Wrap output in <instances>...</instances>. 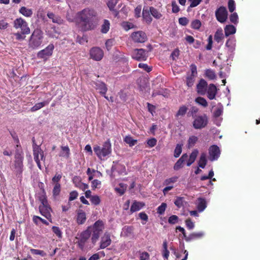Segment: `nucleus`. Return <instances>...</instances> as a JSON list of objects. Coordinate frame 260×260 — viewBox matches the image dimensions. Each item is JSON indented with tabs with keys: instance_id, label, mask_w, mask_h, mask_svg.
Instances as JSON below:
<instances>
[{
	"instance_id": "obj_25",
	"label": "nucleus",
	"mask_w": 260,
	"mask_h": 260,
	"mask_svg": "<svg viewBox=\"0 0 260 260\" xmlns=\"http://www.w3.org/2000/svg\"><path fill=\"white\" fill-rule=\"evenodd\" d=\"M145 206V204L143 202L134 201L131 207V213H133L134 212L139 211L142 208H143Z\"/></svg>"
},
{
	"instance_id": "obj_61",
	"label": "nucleus",
	"mask_w": 260,
	"mask_h": 260,
	"mask_svg": "<svg viewBox=\"0 0 260 260\" xmlns=\"http://www.w3.org/2000/svg\"><path fill=\"white\" fill-rule=\"evenodd\" d=\"M172 11L174 13H177L179 12L180 8L177 5L175 1H173L171 3Z\"/></svg>"
},
{
	"instance_id": "obj_34",
	"label": "nucleus",
	"mask_w": 260,
	"mask_h": 260,
	"mask_svg": "<svg viewBox=\"0 0 260 260\" xmlns=\"http://www.w3.org/2000/svg\"><path fill=\"white\" fill-rule=\"evenodd\" d=\"M236 29L233 25H228L224 28V34L226 37L231 35L234 34L236 32Z\"/></svg>"
},
{
	"instance_id": "obj_28",
	"label": "nucleus",
	"mask_w": 260,
	"mask_h": 260,
	"mask_svg": "<svg viewBox=\"0 0 260 260\" xmlns=\"http://www.w3.org/2000/svg\"><path fill=\"white\" fill-rule=\"evenodd\" d=\"M236 40L234 38H229L226 43L225 47L228 49L229 51L232 52L235 49Z\"/></svg>"
},
{
	"instance_id": "obj_13",
	"label": "nucleus",
	"mask_w": 260,
	"mask_h": 260,
	"mask_svg": "<svg viewBox=\"0 0 260 260\" xmlns=\"http://www.w3.org/2000/svg\"><path fill=\"white\" fill-rule=\"evenodd\" d=\"M215 16L219 22H224L228 17V11L226 8L221 6L217 9L215 12Z\"/></svg>"
},
{
	"instance_id": "obj_53",
	"label": "nucleus",
	"mask_w": 260,
	"mask_h": 260,
	"mask_svg": "<svg viewBox=\"0 0 260 260\" xmlns=\"http://www.w3.org/2000/svg\"><path fill=\"white\" fill-rule=\"evenodd\" d=\"M91 203L94 205H98L100 204L101 199L99 196L95 195L91 197Z\"/></svg>"
},
{
	"instance_id": "obj_42",
	"label": "nucleus",
	"mask_w": 260,
	"mask_h": 260,
	"mask_svg": "<svg viewBox=\"0 0 260 260\" xmlns=\"http://www.w3.org/2000/svg\"><path fill=\"white\" fill-rule=\"evenodd\" d=\"M61 191V185L60 183L55 184L52 190V194L54 198L58 196Z\"/></svg>"
},
{
	"instance_id": "obj_57",
	"label": "nucleus",
	"mask_w": 260,
	"mask_h": 260,
	"mask_svg": "<svg viewBox=\"0 0 260 260\" xmlns=\"http://www.w3.org/2000/svg\"><path fill=\"white\" fill-rule=\"evenodd\" d=\"M230 21L235 24L238 22V16L237 13H233L230 16Z\"/></svg>"
},
{
	"instance_id": "obj_59",
	"label": "nucleus",
	"mask_w": 260,
	"mask_h": 260,
	"mask_svg": "<svg viewBox=\"0 0 260 260\" xmlns=\"http://www.w3.org/2000/svg\"><path fill=\"white\" fill-rule=\"evenodd\" d=\"M30 251L31 253L33 254L40 255L42 256H44L46 255V253L43 250L31 248L30 249Z\"/></svg>"
},
{
	"instance_id": "obj_44",
	"label": "nucleus",
	"mask_w": 260,
	"mask_h": 260,
	"mask_svg": "<svg viewBox=\"0 0 260 260\" xmlns=\"http://www.w3.org/2000/svg\"><path fill=\"white\" fill-rule=\"evenodd\" d=\"M184 198L183 197H177L174 201L175 205L178 208H180L184 206Z\"/></svg>"
},
{
	"instance_id": "obj_50",
	"label": "nucleus",
	"mask_w": 260,
	"mask_h": 260,
	"mask_svg": "<svg viewBox=\"0 0 260 260\" xmlns=\"http://www.w3.org/2000/svg\"><path fill=\"white\" fill-rule=\"evenodd\" d=\"M124 142L129 144L130 146H133L137 143V141L133 139L132 137L130 136H126L124 138Z\"/></svg>"
},
{
	"instance_id": "obj_15",
	"label": "nucleus",
	"mask_w": 260,
	"mask_h": 260,
	"mask_svg": "<svg viewBox=\"0 0 260 260\" xmlns=\"http://www.w3.org/2000/svg\"><path fill=\"white\" fill-rule=\"evenodd\" d=\"M132 38L134 42L136 43H144L147 40L146 34L142 31H138L132 33Z\"/></svg>"
},
{
	"instance_id": "obj_36",
	"label": "nucleus",
	"mask_w": 260,
	"mask_h": 260,
	"mask_svg": "<svg viewBox=\"0 0 260 260\" xmlns=\"http://www.w3.org/2000/svg\"><path fill=\"white\" fill-rule=\"evenodd\" d=\"M207 160L206 159V155L205 153H203L201 154L200 159L198 161L199 167L204 169L207 165Z\"/></svg>"
},
{
	"instance_id": "obj_3",
	"label": "nucleus",
	"mask_w": 260,
	"mask_h": 260,
	"mask_svg": "<svg viewBox=\"0 0 260 260\" xmlns=\"http://www.w3.org/2000/svg\"><path fill=\"white\" fill-rule=\"evenodd\" d=\"M43 32L40 29H35L32 33L29 41V46L32 49H36L42 43Z\"/></svg>"
},
{
	"instance_id": "obj_1",
	"label": "nucleus",
	"mask_w": 260,
	"mask_h": 260,
	"mask_svg": "<svg viewBox=\"0 0 260 260\" xmlns=\"http://www.w3.org/2000/svg\"><path fill=\"white\" fill-rule=\"evenodd\" d=\"M96 12L93 9L85 8L76 14L77 19L82 23V29L87 31L94 29L96 26Z\"/></svg>"
},
{
	"instance_id": "obj_49",
	"label": "nucleus",
	"mask_w": 260,
	"mask_h": 260,
	"mask_svg": "<svg viewBox=\"0 0 260 260\" xmlns=\"http://www.w3.org/2000/svg\"><path fill=\"white\" fill-rule=\"evenodd\" d=\"M28 34H23L22 31L20 32H17L16 33H14L13 35L15 36L16 39L18 41H23L25 40L26 35H28Z\"/></svg>"
},
{
	"instance_id": "obj_38",
	"label": "nucleus",
	"mask_w": 260,
	"mask_h": 260,
	"mask_svg": "<svg viewBox=\"0 0 260 260\" xmlns=\"http://www.w3.org/2000/svg\"><path fill=\"white\" fill-rule=\"evenodd\" d=\"M199 111V109L196 106H192L189 109L188 112L187 113V115L188 117H192L194 118L197 116V114Z\"/></svg>"
},
{
	"instance_id": "obj_60",
	"label": "nucleus",
	"mask_w": 260,
	"mask_h": 260,
	"mask_svg": "<svg viewBox=\"0 0 260 260\" xmlns=\"http://www.w3.org/2000/svg\"><path fill=\"white\" fill-rule=\"evenodd\" d=\"M198 141V138L196 136L190 137L188 140V144L189 147H192Z\"/></svg>"
},
{
	"instance_id": "obj_52",
	"label": "nucleus",
	"mask_w": 260,
	"mask_h": 260,
	"mask_svg": "<svg viewBox=\"0 0 260 260\" xmlns=\"http://www.w3.org/2000/svg\"><path fill=\"white\" fill-rule=\"evenodd\" d=\"M32 220L33 222L36 224H38L39 220H41V222L46 225L49 224L48 222H47L45 219H43L38 216L34 215L32 217Z\"/></svg>"
},
{
	"instance_id": "obj_46",
	"label": "nucleus",
	"mask_w": 260,
	"mask_h": 260,
	"mask_svg": "<svg viewBox=\"0 0 260 260\" xmlns=\"http://www.w3.org/2000/svg\"><path fill=\"white\" fill-rule=\"evenodd\" d=\"M205 76L210 80H213L216 78L215 72L211 69L205 71Z\"/></svg>"
},
{
	"instance_id": "obj_37",
	"label": "nucleus",
	"mask_w": 260,
	"mask_h": 260,
	"mask_svg": "<svg viewBox=\"0 0 260 260\" xmlns=\"http://www.w3.org/2000/svg\"><path fill=\"white\" fill-rule=\"evenodd\" d=\"M188 110L187 107L185 105H182L180 106L176 114V117L179 118L180 116L182 117L184 116L187 113V111Z\"/></svg>"
},
{
	"instance_id": "obj_30",
	"label": "nucleus",
	"mask_w": 260,
	"mask_h": 260,
	"mask_svg": "<svg viewBox=\"0 0 260 260\" xmlns=\"http://www.w3.org/2000/svg\"><path fill=\"white\" fill-rule=\"evenodd\" d=\"M199 153V151L197 149H194L189 155L188 160L187 161V166H190L193 164L196 159V158Z\"/></svg>"
},
{
	"instance_id": "obj_32",
	"label": "nucleus",
	"mask_w": 260,
	"mask_h": 260,
	"mask_svg": "<svg viewBox=\"0 0 260 260\" xmlns=\"http://www.w3.org/2000/svg\"><path fill=\"white\" fill-rule=\"evenodd\" d=\"M162 255L164 258L166 259H168L169 256L170 252L168 249V242L167 240H165L163 241L162 247Z\"/></svg>"
},
{
	"instance_id": "obj_21",
	"label": "nucleus",
	"mask_w": 260,
	"mask_h": 260,
	"mask_svg": "<svg viewBox=\"0 0 260 260\" xmlns=\"http://www.w3.org/2000/svg\"><path fill=\"white\" fill-rule=\"evenodd\" d=\"M40 213L50 221L51 222V212L52 211L51 207H39Z\"/></svg>"
},
{
	"instance_id": "obj_56",
	"label": "nucleus",
	"mask_w": 260,
	"mask_h": 260,
	"mask_svg": "<svg viewBox=\"0 0 260 260\" xmlns=\"http://www.w3.org/2000/svg\"><path fill=\"white\" fill-rule=\"evenodd\" d=\"M52 230L54 234H55L58 238H62V232L58 226H53L52 228Z\"/></svg>"
},
{
	"instance_id": "obj_10",
	"label": "nucleus",
	"mask_w": 260,
	"mask_h": 260,
	"mask_svg": "<svg viewBox=\"0 0 260 260\" xmlns=\"http://www.w3.org/2000/svg\"><path fill=\"white\" fill-rule=\"evenodd\" d=\"M14 27L16 29L20 28L21 31H22L23 34H29L30 33V28L27 23L21 18H17L14 20Z\"/></svg>"
},
{
	"instance_id": "obj_12",
	"label": "nucleus",
	"mask_w": 260,
	"mask_h": 260,
	"mask_svg": "<svg viewBox=\"0 0 260 260\" xmlns=\"http://www.w3.org/2000/svg\"><path fill=\"white\" fill-rule=\"evenodd\" d=\"M147 51L144 49H135L132 53L133 58L138 60H146L147 58Z\"/></svg>"
},
{
	"instance_id": "obj_11",
	"label": "nucleus",
	"mask_w": 260,
	"mask_h": 260,
	"mask_svg": "<svg viewBox=\"0 0 260 260\" xmlns=\"http://www.w3.org/2000/svg\"><path fill=\"white\" fill-rule=\"evenodd\" d=\"M54 49V45L53 44H50L45 49L41 50L38 52V58L47 60L52 55Z\"/></svg>"
},
{
	"instance_id": "obj_24",
	"label": "nucleus",
	"mask_w": 260,
	"mask_h": 260,
	"mask_svg": "<svg viewBox=\"0 0 260 260\" xmlns=\"http://www.w3.org/2000/svg\"><path fill=\"white\" fill-rule=\"evenodd\" d=\"M86 220L85 212L82 210H78L77 214L76 222L78 224H83Z\"/></svg>"
},
{
	"instance_id": "obj_62",
	"label": "nucleus",
	"mask_w": 260,
	"mask_h": 260,
	"mask_svg": "<svg viewBox=\"0 0 260 260\" xmlns=\"http://www.w3.org/2000/svg\"><path fill=\"white\" fill-rule=\"evenodd\" d=\"M118 0H109L107 3V6L110 10H113L117 4Z\"/></svg>"
},
{
	"instance_id": "obj_41",
	"label": "nucleus",
	"mask_w": 260,
	"mask_h": 260,
	"mask_svg": "<svg viewBox=\"0 0 260 260\" xmlns=\"http://www.w3.org/2000/svg\"><path fill=\"white\" fill-rule=\"evenodd\" d=\"M149 11L151 14L156 19H159L162 17V14L156 8L149 7Z\"/></svg>"
},
{
	"instance_id": "obj_27",
	"label": "nucleus",
	"mask_w": 260,
	"mask_h": 260,
	"mask_svg": "<svg viewBox=\"0 0 260 260\" xmlns=\"http://www.w3.org/2000/svg\"><path fill=\"white\" fill-rule=\"evenodd\" d=\"M204 236V233L203 232H193L190 234L186 238V242H190L192 240L199 239Z\"/></svg>"
},
{
	"instance_id": "obj_14",
	"label": "nucleus",
	"mask_w": 260,
	"mask_h": 260,
	"mask_svg": "<svg viewBox=\"0 0 260 260\" xmlns=\"http://www.w3.org/2000/svg\"><path fill=\"white\" fill-rule=\"evenodd\" d=\"M90 56L94 60L100 61L104 56V52L100 47H92L90 50Z\"/></svg>"
},
{
	"instance_id": "obj_7",
	"label": "nucleus",
	"mask_w": 260,
	"mask_h": 260,
	"mask_svg": "<svg viewBox=\"0 0 260 260\" xmlns=\"http://www.w3.org/2000/svg\"><path fill=\"white\" fill-rule=\"evenodd\" d=\"M190 69L191 72H187L186 77V84L188 87L192 86L195 81V77L198 74L197 66L194 64H191L190 66Z\"/></svg>"
},
{
	"instance_id": "obj_16",
	"label": "nucleus",
	"mask_w": 260,
	"mask_h": 260,
	"mask_svg": "<svg viewBox=\"0 0 260 260\" xmlns=\"http://www.w3.org/2000/svg\"><path fill=\"white\" fill-rule=\"evenodd\" d=\"M209 159L211 161L217 160L220 156V151L219 147L213 145L210 147L209 149Z\"/></svg>"
},
{
	"instance_id": "obj_54",
	"label": "nucleus",
	"mask_w": 260,
	"mask_h": 260,
	"mask_svg": "<svg viewBox=\"0 0 260 260\" xmlns=\"http://www.w3.org/2000/svg\"><path fill=\"white\" fill-rule=\"evenodd\" d=\"M223 108L222 107H218L214 111L213 115L215 118H218L222 114Z\"/></svg>"
},
{
	"instance_id": "obj_45",
	"label": "nucleus",
	"mask_w": 260,
	"mask_h": 260,
	"mask_svg": "<svg viewBox=\"0 0 260 260\" xmlns=\"http://www.w3.org/2000/svg\"><path fill=\"white\" fill-rule=\"evenodd\" d=\"M202 23L200 20L195 19L191 21L190 26L192 29H199Z\"/></svg>"
},
{
	"instance_id": "obj_2",
	"label": "nucleus",
	"mask_w": 260,
	"mask_h": 260,
	"mask_svg": "<svg viewBox=\"0 0 260 260\" xmlns=\"http://www.w3.org/2000/svg\"><path fill=\"white\" fill-rule=\"evenodd\" d=\"M93 151L97 157L101 160H104L105 158L112 152L111 144L110 140L105 141L102 146L95 145Z\"/></svg>"
},
{
	"instance_id": "obj_63",
	"label": "nucleus",
	"mask_w": 260,
	"mask_h": 260,
	"mask_svg": "<svg viewBox=\"0 0 260 260\" xmlns=\"http://www.w3.org/2000/svg\"><path fill=\"white\" fill-rule=\"evenodd\" d=\"M178 217L177 215H171L168 219V222L172 224H174L178 222Z\"/></svg>"
},
{
	"instance_id": "obj_35",
	"label": "nucleus",
	"mask_w": 260,
	"mask_h": 260,
	"mask_svg": "<svg viewBox=\"0 0 260 260\" xmlns=\"http://www.w3.org/2000/svg\"><path fill=\"white\" fill-rule=\"evenodd\" d=\"M19 13L27 17H31L33 13L32 9H28L25 7H21L19 9Z\"/></svg>"
},
{
	"instance_id": "obj_4",
	"label": "nucleus",
	"mask_w": 260,
	"mask_h": 260,
	"mask_svg": "<svg viewBox=\"0 0 260 260\" xmlns=\"http://www.w3.org/2000/svg\"><path fill=\"white\" fill-rule=\"evenodd\" d=\"M104 229V223L102 220H98L94 222L91 228V232H92L91 236V242L93 244H95L98 240L101 233Z\"/></svg>"
},
{
	"instance_id": "obj_55",
	"label": "nucleus",
	"mask_w": 260,
	"mask_h": 260,
	"mask_svg": "<svg viewBox=\"0 0 260 260\" xmlns=\"http://www.w3.org/2000/svg\"><path fill=\"white\" fill-rule=\"evenodd\" d=\"M167 208V204L165 203H162L157 208V212L159 214H162L164 213L166 209Z\"/></svg>"
},
{
	"instance_id": "obj_48",
	"label": "nucleus",
	"mask_w": 260,
	"mask_h": 260,
	"mask_svg": "<svg viewBox=\"0 0 260 260\" xmlns=\"http://www.w3.org/2000/svg\"><path fill=\"white\" fill-rule=\"evenodd\" d=\"M182 145L178 144L175 149L174 156L175 157H178L182 152Z\"/></svg>"
},
{
	"instance_id": "obj_33",
	"label": "nucleus",
	"mask_w": 260,
	"mask_h": 260,
	"mask_svg": "<svg viewBox=\"0 0 260 260\" xmlns=\"http://www.w3.org/2000/svg\"><path fill=\"white\" fill-rule=\"evenodd\" d=\"M49 103V101H45L43 102L38 103L36 104L33 107L30 108V111L32 112L38 111L48 105Z\"/></svg>"
},
{
	"instance_id": "obj_40",
	"label": "nucleus",
	"mask_w": 260,
	"mask_h": 260,
	"mask_svg": "<svg viewBox=\"0 0 260 260\" xmlns=\"http://www.w3.org/2000/svg\"><path fill=\"white\" fill-rule=\"evenodd\" d=\"M110 23L109 20L105 19L103 24L101 26V32L103 34H106L109 30Z\"/></svg>"
},
{
	"instance_id": "obj_26",
	"label": "nucleus",
	"mask_w": 260,
	"mask_h": 260,
	"mask_svg": "<svg viewBox=\"0 0 260 260\" xmlns=\"http://www.w3.org/2000/svg\"><path fill=\"white\" fill-rule=\"evenodd\" d=\"M150 11H149V7H145L143 9L142 16L147 23L150 24L152 20V18L150 15Z\"/></svg>"
},
{
	"instance_id": "obj_18",
	"label": "nucleus",
	"mask_w": 260,
	"mask_h": 260,
	"mask_svg": "<svg viewBox=\"0 0 260 260\" xmlns=\"http://www.w3.org/2000/svg\"><path fill=\"white\" fill-rule=\"evenodd\" d=\"M111 243V239L109 233L106 232L102 237L100 242V248L104 249Z\"/></svg>"
},
{
	"instance_id": "obj_5",
	"label": "nucleus",
	"mask_w": 260,
	"mask_h": 260,
	"mask_svg": "<svg viewBox=\"0 0 260 260\" xmlns=\"http://www.w3.org/2000/svg\"><path fill=\"white\" fill-rule=\"evenodd\" d=\"M32 142L34 159L37 163L38 167L41 169V165L40 161L45 159L44 152L40 148V145H40H37L36 144L35 137L32 138Z\"/></svg>"
},
{
	"instance_id": "obj_23",
	"label": "nucleus",
	"mask_w": 260,
	"mask_h": 260,
	"mask_svg": "<svg viewBox=\"0 0 260 260\" xmlns=\"http://www.w3.org/2000/svg\"><path fill=\"white\" fill-rule=\"evenodd\" d=\"M188 158V155L187 153L183 154L181 157L177 161L174 166V169L175 170H178L183 166V164Z\"/></svg>"
},
{
	"instance_id": "obj_51",
	"label": "nucleus",
	"mask_w": 260,
	"mask_h": 260,
	"mask_svg": "<svg viewBox=\"0 0 260 260\" xmlns=\"http://www.w3.org/2000/svg\"><path fill=\"white\" fill-rule=\"evenodd\" d=\"M119 186L120 187L119 188H116L115 190L120 194V196L123 195L126 189V186L123 184V183H120Z\"/></svg>"
},
{
	"instance_id": "obj_39",
	"label": "nucleus",
	"mask_w": 260,
	"mask_h": 260,
	"mask_svg": "<svg viewBox=\"0 0 260 260\" xmlns=\"http://www.w3.org/2000/svg\"><path fill=\"white\" fill-rule=\"evenodd\" d=\"M223 34L221 29H218L216 30L214 35V40L217 43H219L223 39Z\"/></svg>"
},
{
	"instance_id": "obj_9",
	"label": "nucleus",
	"mask_w": 260,
	"mask_h": 260,
	"mask_svg": "<svg viewBox=\"0 0 260 260\" xmlns=\"http://www.w3.org/2000/svg\"><path fill=\"white\" fill-rule=\"evenodd\" d=\"M208 121V117L206 114L198 116L194 118L193 126L196 129H201L207 125Z\"/></svg>"
},
{
	"instance_id": "obj_19",
	"label": "nucleus",
	"mask_w": 260,
	"mask_h": 260,
	"mask_svg": "<svg viewBox=\"0 0 260 260\" xmlns=\"http://www.w3.org/2000/svg\"><path fill=\"white\" fill-rule=\"evenodd\" d=\"M47 17L52 20L54 23H56L58 25H61L64 23V20L58 15H56L51 12H48L47 14Z\"/></svg>"
},
{
	"instance_id": "obj_22",
	"label": "nucleus",
	"mask_w": 260,
	"mask_h": 260,
	"mask_svg": "<svg viewBox=\"0 0 260 260\" xmlns=\"http://www.w3.org/2000/svg\"><path fill=\"white\" fill-rule=\"evenodd\" d=\"M95 84V88L96 90H99L100 93L103 95L105 96L108 90V88L106 84L103 82H94Z\"/></svg>"
},
{
	"instance_id": "obj_29",
	"label": "nucleus",
	"mask_w": 260,
	"mask_h": 260,
	"mask_svg": "<svg viewBox=\"0 0 260 260\" xmlns=\"http://www.w3.org/2000/svg\"><path fill=\"white\" fill-rule=\"evenodd\" d=\"M197 209L199 212L203 211L207 207V202L206 200L202 198L198 199Z\"/></svg>"
},
{
	"instance_id": "obj_17",
	"label": "nucleus",
	"mask_w": 260,
	"mask_h": 260,
	"mask_svg": "<svg viewBox=\"0 0 260 260\" xmlns=\"http://www.w3.org/2000/svg\"><path fill=\"white\" fill-rule=\"evenodd\" d=\"M207 88V82L204 79H201L197 85V91L198 94L204 95L206 93Z\"/></svg>"
},
{
	"instance_id": "obj_31",
	"label": "nucleus",
	"mask_w": 260,
	"mask_h": 260,
	"mask_svg": "<svg viewBox=\"0 0 260 260\" xmlns=\"http://www.w3.org/2000/svg\"><path fill=\"white\" fill-rule=\"evenodd\" d=\"M70 155V150L68 146H61V151L59 154L60 157H64L66 158H69Z\"/></svg>"
},
{
	"instance_id": "obj_6",
	"label": "nucleus",
	"mask_w": 260,
	"mask_h": 260,
	"mask_svg": "<svg viewBox=\"0 0 260 260\" xmlns=\"http://www.w3.org/2000/svg\"><path fill=\"white\" fill-rule=\"evenodd\" d=\"M15 160L14 161L15 173L18 177L22 176V173L23 171V156L21 153L17 152L15 156Z\"/></svg>"
},
{
	"instance_id": "obj_64",
	"label": "nucleus",
	"mask_w": 260,
	"mask_h": 260,
	"mask_svg": "<svg viewBox=\"0 0 260 260\" xmlns=\"http://www.w3.org/2000/svg\"><path fill=\"white\" fill-rule=\"evenodd\" d=\"M78 196V193L77 191L74 190L70 193L69 202L72 201L77 198Z\"/></svg>"
},
{
	"instance_id": "obj_20",
	"label": "nucleus",
	"mask_w": 260,
	"mask_h": 260,
	"mask_svg": "<svg viewBox=\"0 0 260 260\" xmlns=\"http://www.w3.org/2000/svg\"><path fill=\"white\" fill-rule=\"evenodd\" d=\"M217 91L216 86L214 84H210L206 91L208 99L210 100L214 99L217 94Z\"/></svg>"
},
{
	"instance_id": "obj_43",
	"label": "nucleus",
	"mask_w": 260,
	"mask_h": 260,
	"mask_svg": "<svg viewBox=\"0 0 260 260\" xmlns=\"http://www.w3.org/2000/svg\"><path fill=\"white\" fill-rule=\"evenodd\" d=\"M195 102L198 104L204 107H206L208 106V103L206 100L201 96L197 97L195 99Z\"/></svg>"
},
{
	"instance_id": "obj_47",
	"label": "nucleus",
	"mask_w": 260,
	"mask_h": 260,
	"mask_svg": "<svg viewBox=\"0 0 260 260\" xmlns=\"http://www.w3.org/2000/svg\"><path fill=\"white\" fill-rule=\"evenodd\" d=\"M41 191L38 193V199L40 202L43 201L47 199L45 189L41 187Z\"/></svg>"
},
{
	"instance_id": "obj_8",
	"label": "nucleus",
	"mask_w": 260,
	"mask_h": 260,
	"mask_svg": "<svg viewBox=\"0 0 260 260\" xmlns=\"http://www.w3.org/2000/svg\"><path fill=\"white\" fill-rule=\"evenodd\" d=\"M91 226H89L87 229L83 231L78 238L77 243L80 249H83L86 242L91 236Z\"/></svg>"
},
{
	"instance_id": "obj_58",
	"label": "nucleus",
	"mask_w": 260,
	"mask_h": 260,
	"mask_svg": "<svg viewBox=\"0 0 260 260\" xmlns=\"http://www.w3.org/2000/svg\"><path fill=\"white\" fill-rule=\"evenodd\" d=\"M115 44V40L113 39H108L106 41L105 45L107 49L109 51Z\"/></svg>"
}]
</instances>
